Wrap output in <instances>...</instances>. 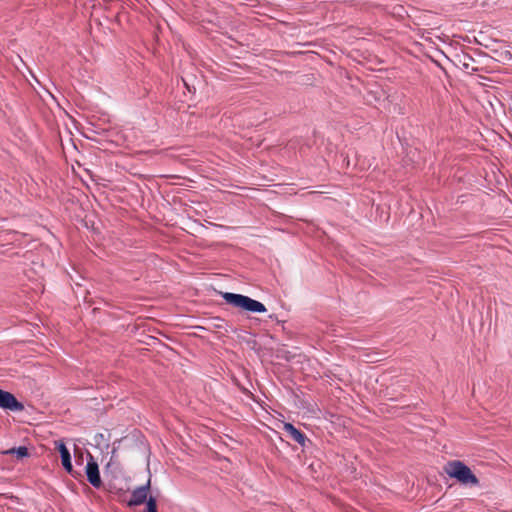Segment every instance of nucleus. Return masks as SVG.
Here are the masks:
<instances>
[{
  "label": "nucleus",
  "mask_w": 512,
  "mask_h": 512,
  "mask_svg": "<svg viewBox=\"0 0 512 512\" xmlns=\"http://www.w3.org/2000/svg\"><path fill=\"white\" fill-rule=\"evenodd\" d=\"M443 470L450 478L456 479L462 485H479V479L477 476L464 462L460 460L448 461L445 464Z\"/></svg>",
  "instance_id": "f257e3e1"
},
{
  "label": "nucleus",
  "mask_w": 512,
  "mask_h": 512,
  "mask_svg": "<svg viewBox=\"0 0 512 512\" xmlns=\"http://www.w3.org/2000/svg\"><path fill=\"white\" fill-rule=\"evenodd\" d=\"M222 297L227 304L243 311L251 313H264L267 311L263 303L242 294L224 292Z\"/></svg>",
  "instance_id": "f03ea898"
},
{
  "label": "nucleus",
  "mask_w": 512,
  "mask_h": 512,
  "mask_svg": "<svg viewBox=\"0 0 512 512\" xmlns=\"http://www.w3.org/2000/svg\"><path fill=\"white\" fill-rule=\"evenodd\" d=\"M150 489H151V476L148 477V480L144 485H141V486L135 488L131 492V497L127 501V505L129 507H135V506L144 504L146 502V500L149 498Z\"/></svg>",
  "instance_id": "7ed1b4c3"
},
{
  "label": "nucleus",
  "mask_w": 512,
  "mask_h": 512,
  "mask_svg": "<svg viewBox=\"0 0 512 512\" xmlns=\"http://www.w3.org/2000/svg\"><path fill=\"white\" fill-rule=\"evenodd\" d=\"M89 459L86 463L85 473L88 482L96 489L102 486L98 463L94 460L93 456L88 453Z\"/></svg>",
  "instance_id": "20e7f679"
},
{
  "label": "nucleus",
  "mask_w": 512,
  "mask_h": 512,
  "mask_svg": "<svg viewBox=\"0 0 512 512\" xmlns=\"http://www.w3.org/2000/svg\"><path fill=\"white\" fill-rule=\"evenodd\" d=\"M0 407L10 411H22L24 405L10 392L0 389Z\"/></svg>",
  "instance_id": "39448f33"
},
{
  "label": "nucleus",
  "mask_w": 512,
  "mask_h": 512,
  "mask_svg": "<svg viewBox=\"0 0 512 512\" xmlns=\"http://www.w3.org/2000/svg\"><path fill=\"white\" fill-rule=\"evenodd\" d=\"M55 445H56V449L60 453L63 468L71 476L76 477V472L74 471L72 462H71V454H70L68 448L66 447L65 443L62 440H59V441L55 442Z\"/></svg>",
  "instance_id": "423d86ee"
},
{
  "label": "nucleus",
  "mask_w": 512,
  "mask_h": 512,
  "mask_svg": "<svg viewBox=\"0 0 512 512\" xmlns=\"http://www.w3.org/2000/svg\"><path fill=\"white\" fill-rule=\"evenodd\" d=\"M284 430L301 446H305L307 437L291 423H284Z\"/></svg>",
  "instance_id": "0eeeda50"
},
{
  "label": "nucleus",
  "mask_w": 512,
  "mask_h": 512,
  "mask_svg": "<svg viewBox=\"0 0 512 512\" xmlns=\"http://www.w3.org/2000/svg\"><path fill=\"white\" fill-rule=\"evenodd\" d=\"M5 454H16L17 458H24L29 456L28 449L25 446H19L17 448H11L4 452Z\"/></svg>",
  "instance_id": "6e6552de"
},
{
  "label": "nucleus",
  "mask_w": 512,
  "mask_h": 512,
  "mask_svg": "<svg viewBox=\"0 0 512 512\" xmlns=\"http://www.w3.org/2000/svg\"><path fill=\"white\" fill-rule=\"evenodd\" d=\"M146 508L143 512H158L157 511V501L156 498L152 495L146 500Z\"/></svg>",
  "instance_id": "1a4fd4ad"
},
{
  "label": "nucleus",
  "mask_w": 512,
  "mask_h": 512,
  "mask_svg": "<svg viewBox=\"0 0 512 512\" xmlns=\"http://www.w3.org/2000/svg\"><path fill=\"white\" fill-rule=\"evenodd\" d=\"M114 465V463L112 462V459L110 460V462L106 465L105 467V472Z\"/></svg>",
  "instance_id": "9d476101"
},
{
  "label": "nucleus",
  "mask_w": 512,
  "mask_h": 512,
  "mask_svg": "<svg viewBox=\"0 0 512 512\" xmlns=\"http://www.w3.org/2000/svg\"><path fill=\"white\" fill-rule=\"evenodd\" d=\"M505 57H506L507 59H512V54H511V52L506 51V52H505Z\"/></svg>",
  "instance_id": "9b49d317"
}]
</instances>
